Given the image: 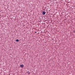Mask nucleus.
I'll return each instance as SVG.
<instances>
[{"label": "nucleus", "instance_id": "nucleus-4", "mask_svg": "<svg viewBox=\"0 0 75 75\" xmlns=\"http://www.w3.org/2000/svg\"><path fill=\"white\" fill-rule=\"evenodd\" d=\"M37 33V32H35V33Z\"/></svg>", "mask_w": 75, "mask_h": 75}, {"label": "nucleus", "instance_id": "nucleus-1", "mask_svg": "<svg viewBox=\"0 0 75 75\" xmlns=\"http://www.w3.org/2000/svg\"><path fill=\"white\" fill-rule=\"evenodd\" d=\"M20 67L21 68H23V67H24V65L21 64L20 65Z\"/></svg>", "mask_w": 75, "mask_h": 75}, {"label": "nucleus", "instance_id": "nucleus-2", "mask_svg": "<svg viewBox=\"0 0 75 75\" xmlns=\"http://www.w3.org/2000/svg\"><path fill=\"white\" fill-rule=\"evenodd\" d=\"M42 14L43 15H45V11H43Z\"/></svg>", "mask_w": 75, "mask_h": 75}, {"label": "nucleus", "instance_id": "nucleus-3", "mask_svg": "<svg viewBox=\"0 0 75 75\" xmlns=\"http://www.w3.org/2000/svg\"><path fill=\"white\" fill-rule=\"evenodd\" d=\"M16 41L17 42H18V41H19V40H18V39H17L16 40Z\"/></svg>", "mask_w": 75, "mask_h": 75}]
</instances>
